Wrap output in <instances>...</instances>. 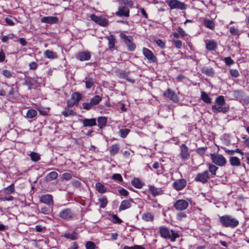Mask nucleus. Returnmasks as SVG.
Wrapping results in <instances>:
<instances>
[{"label":"nucleus","instance_id":"obj_1","mask_svg":"<svg viewBox=\"0 0 249 249\" xmlns=\"http://www.w3.org/2000/svg\"><path fill=\"white\" fill-rule=\"evenodd\" d=\"M219 221L222 226L225 228L234 229L239 225V221L230 215L219 216Z\"/></svg>","mask_w":249,"mask_h":249},{"label":"nucleus","instance_id":"obj_2","mask_svg":"<svg viewBox=\"0 0 249 249\" xmlns=\"http://www.w3.org/2000/svg\"><path fill=\"white\" fill-rule=\"evenodd\" d=\"M120 38L123 41L126 46L127 50L130 52H133L136 48V45L133 42V37L131 36H127L123 32L119 35Z\"/></svg>","mask_w":249,"mask_h":249},{"label":"nucleus","instance_id":"obj_3","mask_svg":"<svg viewBox=\"0 0 249 249\" xmlns=\"http://www.w3.org/2000/svg\"><path fill=\"white\" fill-rule=\"evenodd\" d=\"M83 96L81 93L79 92H73L71 98L67 101V106L69 107H72L74 106L77 107L79 102L82 99Z\"/></svg>","mask_w":249,"mask_h":249},{"label":"nucleus","instance_id":"obj_4","mask_svg":"<svg viewBox=\"0 0 249 249\" xmlns=\"http://www.w3.org/2000/svg\"><path fill=\"white\" fill-rule=\"evenodd\" d=\"M102 97L98 95H94L91 98L89 102H85L82 104L83 109H91L96 105H97L102 101Z\"/></svg>","mask_w":249,"mask_h":249},{"label":"nucleus","instance_id":"obj_5","mask_svg":"<svg viewBox=\"0 0 249 249\" xmlns=\"http://www.w3.org/2000/svg\"><path fill=\"white\" fill-rule=\"evenodd\" d=\"M166 3L171 10L178 9L181 10H184L187 8V5L184 2L178 0H166Z\"/></svg>","mask_w":249,"mask_h":249},{"label":"nucleus","instance_id":"obj_6","mask_svg":"<svg viewBox=\"0 0 249 249\" xmlns=\"http://www.w3.org/2000/svg\"><path fill=\"white\" fill-rule=\"evenodd\" d=\"M210 157L212 162L217 166H223L227 163L226 159L222 155L211 154Z\"/></svg>","mask_w":249,"mask_h":249},{"label":"nucleus","instance_id":"obj_7","mask_svg":"<svg viewBox=\"0 0 249 249\" xmlns=\"http://www.w3.org/2000/svg\"><path fill=\"white\" fill-rule=\"evenodd\" d=\"M210 178V174L206 170L203 172L197 174L195 177V181L201 182L202 184L206 183Z\"/></svg>","mask_w":249,"mask_h":249},{"label":"nucleus","instance_id":"obj_8","mask_svg":"<svg viewBox=\"0 0 249 249\" xmlns=\"http://www.w3.org/2000/svg\"><path fill=\"white\" fill-rule=\"evenodd\" d=\"M163 96L172 101L174 103H178L179 101V98L175 91L170 88H168L163 93Z\"/></svg>","mask_w":249,"mask_h":249},{"label":"nucleus","instance_id":"obj_9","mask_svg":"<svg viewBox=\"0 0 249 249\" xmlns=\"http://www.w3.org/2000/svg\"><path fill=\"white\" fill-rule=\"evenodd\" d=\"M90 18L95 23L103 27H107L109 24L108 20L106 18L93 14L90 15Z\"/></svg>","mask_w":249,"mask_h":249},{"label":"nucleus","instance_id":"obj_10","mask_svg":"<svg viewBox=\"0 0 249 249\" xmlns=\"http://www.w3.org/2000/svg\"><path fill=\"white\" fill-rule=\"evenodd\" d=\"M59 216L62 219L66 220H71L74 216V213L70 209H65L61 211Z\"/></svg>","mask_w":249,"mask_h":249},{"label":"nucleus","instance_id":"obj_11","mask_svg":"<svg viewBox=\"0 0 249 249\" xmlns=\"http://www.w3.org/2000/svg\"><path fill=\"white\" fill-rule=\"evenodd\" d=\"M142 54L150 62L155 63L157 62V58L154 55L153 53L146 48H143L142 49Z\"/></svg>","mask_w":249,"mask_h":249},{"label":"nucleus","instance_id":"obj_12","mask_svg":"<svg viewBox=\"0 0 249 249\" xmlns=\"http://www.w3.org/2000/svg\"><path fill=\"white\" fill-rule=\"evenodd\" d=\"M189 204L187 200L184 199H178L174 204V207L178 211H183L188 207Z\"/></svg>","mask_w":249,"mask_h":249},{"label":"nucleus","instance_id":"obj_13","mask_svg":"<svg viewBox=\"0 0 249 249\" xmlns=\"http://www.w3.org/2000/svg\"><path fill=\"white\" fill-rule=\"evenodd\" d=\"M130 11L128 7L125 6H120L118 8V11L115 13L116 16L119 17H128Z\"/></svg>","mask_w":249,"mask_h":249},{"label":"nucleus","instance_id":"obj_14","mask_svg":"<svg viewBox=\"0 0 249 249\" xmlns=\"http://www.w3.org/2000/svg\"><path fill=\"white\" fill-rule=\"evenodd\" d=\"M205 47L209 51H215L217 48V43L213 39H207L205 40Z\"/></svg>","mask_w":249,"mask_h":249},{"label":"nucleus","instance_id":"obj_15","mask_svg":"<svg viewBox=\"0 0 249 249\" xmlns=\"http://www.w3.org/2000/svg\"><path fill=\"white\" fill-rule=\"evenodd\" d=\"M186 184L187 182L185 179H180L176 180L173 183V187L175 190L180 191L182 190L186 186Z\"/></svg>","mask_w":249,"mask_h":249},{"label":"nucleus","instance_id":"obj_16","mask_svg":"<svg viewBox=\"0 0 249 249\" xmlns=\"http://www.w3.org/2000/svg\"><path fill=\"white\" fill-rule=\"evenodd\" d=\"M76 58L81 61L89 60L91 58V53L89 51L79 52L76 55Z\"/></svg>","mask_w":249,"mask_h":249},{"label":"nucleus","instance_id":"obj_17","mask_svg":"<svg viewBox=\"0 0 249 249\" xmlns=\"http://www.w3.org/2000/svg\"><path fill=\"white\" fill-rule=\"evenodd\" d=\"M40 202L47 205L53 206V196L50 194H46L41 196L40 198Z\"/></svg>","mask_w":249,"mask_h":249},{"label":"nucleus","instance_id":"obj_18","mask_svg":"<svg viewBox=\"0 0 249 249\" xmlns=\"http://www.w3.org/2000/svg\"><path fill=\"white\" fill-rule=\"evenodd\" d=\"M40 21L42 23L53 24L58 23L59 20L56 17L48 16L42 18Z\"/></svg>","mask_w":249,"mask_h":249},{"label":"nucleus","instance_id":"obj_19","mask_svg":"<svg viewBox=\"0 0 249 249\" xmlns=\"http://www.w3.org/2000/svg\"><path fill=\"white\" fill-rule=\"evenodd\" d=\"M108 40V49L111 52L115 49V43H116V38L114 36L111 35L106 36Z\"/></svg>","mask_w":249,"mask_h":249},{"label":"nucleus","instance_id":"obj_20","mask_svg":"<svg viewBox=\"0 0 249 249\" xmlns=\"http://www.w3.org/2000/svg\"><path fill=\"white\" fill-rule=\"evenodd\" d=\"M180 155L183 160H186L189 159L190 154L188 151V148L184 144H182L180 146Z\"/></svg>","mask_w":249,"mask_h":249},{"label":"nucleus","instance_id":"obj_21","mask_svg":"<svg viewBox=\"0 0 249 249\" xmlns=\"http://www.w3.org/2000/svg\"><path fill=\"white\" fill-rule=\"evenodd\" d=\"M201 72L210 77H213L214 75V71L211 67L204 66L201 69Z\"/></svg>","mask_w":249,"mask_h":249},{"label":"nucleus","instance_id":"obj_22","mask_svg":"<svg viewBox=\"0 0 249 249\" xmlns=\"http://www.w3.org/2000/svg\"><path fill=\"white\" fill-rule=\"evenodd\" d=\"M24 84L28 87V89H31L37 85V81L34 78L28 77L25 80Z\"/></svg>","mask_w":249,"mask_h":249},{"label":"nucleus","instance_id":"obj_23","mask_svg":"<svg viewBox=\"0 0 249 249\" xmlns=\"http://www.w3.org/2000/svg\"><path fill=\"white\" fill-rule=\"evenodd\" d=\"M149 191L153 196H156L163 194V191L161 188H156L154 186H150L149 187Z\"/></svg>","mask_w":249,"mask_h":249},{"label":"nucleus","instance_id":"obj_24","mask_svg":"<svg viewBox=\"0 0 249 249\" xmlns=\"http://www.w3.org/2000/svg\"><path fill=\"white\" fill-rule=\"evenodd\" d=\"M132 202H133V201L131 199H127L123 200L121 202V205L119 206V211L124 210L125 209L129 208L131 207V203Z\"/></svg>","mask_w":249,"mask_h":249},{"label":"nucleus","instance_id":"obj_25","mask_svg":"<svg viewBox=\"0 0 249 249\" xmlns=\"http://www.w3.org/2000/svg\"><path fill=\"white\" fill-rule=\"evenodd\" d=\"M95 79L92 77L87 76L86 77L83 82L85 83V87L87 89H90L94 86L95 83Z\"/></svg>","mask_w":249,"mask_h":249},{"label":"nucleus","instance_id":"obj_26","mask_svg":"<svg viewBox=\"0 0 249 249\" xmlns=\"http://www.w3.org/2000/svg\"><path fill=\"white\" fill-rule=\"evenodd\" d=\"M53 211V206H42L40 207V209L39 210L40 213L47 215H50Z\"/></svg>","mask_w":249,"mask_h":249},{"label":"nucleus","instance_id":"obj_27","mask_svg":"<svg viewBox=\"0 0 249 249\" xmlns=\"http://www.w3.org/2000/svg\"><path fill=\"white\" fill-rule=\"evenodd\" d=\"M82 123L85 126H92L96 125V120L95 118L85 119Z\"/></svg>","mask_w":249,"mask_h":249},{"label":"nucleus","instance_id":"obj_28","mask_svg":"<svg viewBox=\"0 0 249 249\" xmlns=\"http://www.w3.org/2000/svg\"><path fill=\"white\" fill-rule=\"evenodd\" d=\"M160 233L161 237L164 238H169L170 237V231L166 227H160Z\"/></svg>","mask_w":249,"mask_h":249},{"label":"nucleus","instance_id":"obj_29","mask_svg":"<svg viewBox=\"0 0 249 249\" xmlns=\"http://www.w3.org/2000/svg\"><path fill=\"white\" fill-rule=\"evenodd\" d=\"M44 54L46 57L49 59H55L58 58L57 53L56 52L49 50L44 52Z\"/></svg>","mask_w":249,"mask_h":249},{"label":"nucleus","instance_id":"obj_30","mask_svg":"<svg viewBox=\"0 0 249 249\" xmlns=\"http://www.w3.org/2000/svg\"><path fill=\"white\" fill-rule=\"evenodd\" d=\"M229 162L232 166H239L241 165L240 160L237 157H230Z\"/></svg>","mask_w":249,"mask_h":249},{"label":"nucleus","instance_id":"obj_31","mask_svg":"<svg viewBox=\"0 0 249 249\" xmlns=\"http://www.w3.org/2000/svg\"><path fill=\"white\" fill-rule=\"evenodd\" d=\"M58 177V173L55 171H52L47 174L45 177V180L47 181H51L55 179Z\"/></svg>","mask_w":249,"mask_h":249},{"label":"nucleus","instance_id":"obj_32","mask_svg":"<svg viewBox=\"0 0 249 249\" xmlns=\"http://www.w3.org/2000/svg\"><path fill=\"white\" fill-rule=\"evenodd\" d=\"M78 233L74 231L71 232H66L64 234V237L67 239L75 240L77 239Z\"/></svg>","mask_w":249,"mask_h":249},{"label":"nucleus","instance_id":"obj_33","mask_svg":"<svg viewBox=\"0 0 249 249\" xmlns=\"http://www.w3.org/2000/svg\"><path fill=\"white\" fill-rule=\"evenodd\" d=\"M201 99L205 103L209 104L212 103V99L205 91L201 92Z\"/></svg>","mask_w":249,"mask_h":249},{"label":"nucleus","instance_id":"obj_34","mask_svg":"<svg viewBox=\"0 0 249 249\" xmlns=\"http://www.w3.org/2000/svg\"><path fill=\"white\" fill-rule=\"evenodd\" d=\"M98 126L100 128H103L107 122V118L105 117H99L97 119Z\"/></svg>","mask_w":249,"mask_h":249},{"label":"nucleus","instance_id":"obj_35","mask_svg":"<svg viewBox=\"0 0 249 249\" xmlns=\"http://www.w3.org/2000/svg\"><path fill=\"white\" fill-rule=\"evenodd\" d=\"M152 167L153 168L155 169H158L157 171V174L158 175H160L163 173V167L160 163L158 162H155L153 163Z\"/></svg>","mask_w":249,"mask_h":249},{"label":"nucleus","instance_id":"obj_36","mask_svg":"<svg viewBox=\"0 0 249 249\" xmlns=\"http://www.w3.org/2000/svg\"><path fill=\"white\" fill-rule=\"evenodd\" d=\"M244 94V92L242 90H236L233 91V96L237 100H242Z\"/></svg>","mask_w":249,"mask_h":249},{"label":"nucleus","instance_id":"obj_37","mask_svg":"<svg viewBox=\"0 0 249 249\" xmlns=\"http://www.w3.org/2000/svg\"><path fill=\"white\" fill-rule=\"evenodd\" d=\"M15 185L14 183H12L8 187L3 189L2 191L5 194H11L15 192Z\"/></svg>","mask_w":249,"mask_h":249},{"label":"nucleus","instance_id":"obj_38","mask_svg":"<svg viewBox=\"0 0 249 249\" xmlns=\"http://www.w3.org/2000/svg\"><path fill=\"white\" fill-rule=\"evenodd\" d=\"M154 215L150 213H145L142 214V219L146 222L152 221L154 220Z\"/></svg>","mask_w":249,"mask_h":249},{"label":"nucleus","instance_id":"obj_39","mask_svg":"<svg viewBox=\"0 0 249 249\" xmlns=\"http://www.w3.org/2000/svg\"><path fill=\"white\" fill-rule=\"evenodd\" d=\"M204 25L208 28L213 30L215 28V23L211 19H205L204 20Z\"/></svg>","mask_w":249,"mask_h":249},{"label":"nucleus","instance_id":"obj_40","mask_svg":"<svg viewBox=\"0 0 249 249\" xmlns=\"http://www.w3.org/2000/svg\"><path fill=\"white\" fill-rule=\"evenodd\" d=\"M97 190L100 193L103 194L107 191V188L100 182H97L95 184Z\"/></svg>","mask_w":249,"mask_h":249},{"label":"nucleus","instance_id":"obj_41","mask_svg":"<svg viewBox=\"0 0 249 249\" xmlns=\"http://www.w3.org/2000/svg\"><path fill=\"white\" fill-rule=\"evenodd\" d=\"M119 150V144H115L112 145L109 148V152L111 155H116Z\"/></svg>","mask_w":249,"mask_h":249},{"label":"nucleus","instance_id":"obj_42","mask_svg":"<svg viewBox=\"0 0 249 249\" xmlns=\"http://www.w3.org/2000/svg\"><path fill=\"white\" fill-rule=\"evenodd\" d=\"M131 184L136 188L140 189L141 188L143 184L141 182V181L139 178H134L131 181Z\"/></svg>","mask_w":249,"mask_h":249},{"label":"nucleus","instance_id":"obj_43","mask_svg":"<svg viewBox=\"0 0 249 249\" xmlns=\"http://www.w3.org/2000/svg\"><path fill=\"white\" fill-rule=\"evenodd\" d=\"M100 203V208H105L108 203V200L106 196H102L98 199Z\"/></svg>","mask_w":249,"mask_h":249},{"label":"nucleus","instance_id":"obj_44","mask_svg":"<svg viewBox=\"0 0 249 249\" xmlns=\"http://www.w3.org/2000/svg\"><path fill=\"white\" fill-rule=\"evenodd\" d=\"M37 112L36 110H28L26 114V117L28 119H33L36 117Z\"/></svg>","mask_w":249,"mask_h":249},{"label":"nucleus","instance_id":"obj_45","mask_svg":"<svg viewBox=\"0 0 249 249\" xmlns=\"http://www.w3.org/2000/svg\"><path fill=\"white\" fill-rule=\"evenodd\" d=\"M218 168L215 165L212 164H209V173H211L213 176L216 175V173Z\"/></svg>","mask_w":249,"mask_h":249},{"label":"nucleus","instance_id":"obj_46","mask_svg":"<svg viewBox=\"0 0 249 249\" xmlns=\"http://www.w3.org/2000/svg\"><path fill=\"white\" fill-rule=\"evenodd\" d=\"M230 33L232 36H239L240 35V32L238 28L234 26H231L229 29Z\"/></svg>","mask_w":249,"mask_h":249},{"label":"nucleus","instance_id":"obj_47","mask_svg":"<svg viewBox=\"0 0 249 249\" xmlns=\"http://www.w3.org/2000/svg\"><path fill=\"white\" fill-rule=\"evenodd\" d=\"M130 132V130L127 128L121 129L119 131V136L123 138H124L126 137L128 133Z\"/></svg>","mask_w":249,"mask_h":249},{"label":"nucleus","instance_id":"obj_48","mask_svg":"<svg viewBox=\"0 0 249 249\" xmlns=\"http://www.w3.org/2000/svg\"><path fill=\"white\" fill-rule=\"evenodd\" d=\"M30 156L31 160L35 162L38 161L40 159V155L38 153L34 152H31Z\"/></svg>","mask_w":249,"mask_h":249},{"label":"nucleus","instance_id":"obj_49","mask_svg":"<svg viewBox=\"0 0 249 249\" xmlns=\"http://www.w3.org/2000/svg\"><path fill=\"white\" fill-rule=\"evenodd\" d=\"M215 102L218 105L223 106L225 104V100L223 96H218Z\"/></svg>","mask_w":249,"mask_h":249},{"label":"nucleus","instance_id":"obj_50","mask_svg":"<svg viewBox=\"0 0 249 249\" xmlns=\"http://www.w3.org/2000/svg\"><path fill=\"white\" fill-rule=\"evenodd\" d=\"M154 41L157 45L161 49H164L166 47L165 42L160 39H156Z\"/></svg>","mask_w":249,"mask_h":249},{"label":"nucleus","instance_id":"obj_51","mask_svg":"<svg viewBox=\"0 0 249 249\" xmlns=\"http://www.w3.org/2000/svg\"><path fill=\"white\" fill-rule=\"evenodd\" d=\"M119 3L120 4H124L125 6L126 5L129 6L130 8H131L133 6V2L132 0H119Z\"/></svg>","mask_w":249,"mask_h":249},{"label":"nucleus","instance_id":"obj_52","mask_svg":"<svg viewBox=\"0 0 249 249\" xmlns=\"http://www.w3.org/2000/svg\"><path fill=\"white\" fill-rule=\"evenodd\" d=\"M1 74L7 78H10L12 77V72L8 70H3L1 72Z\"/></svg>","mask_w":249,"mask_h":249},{"label":"nucleus","instance_id":"obj_53","mask_svg":"<svg viewBox=\"0 0 249 249\" xmlns=\"http://www.w3.org/2000/svg\"><path fill=\"white\" fill-rule=\"evenodd\" d=\"M172 42L175 45V47L177 49H180L182 47V41L178 39H173Z\"/></svg>","mask_w":249,"mask_h":249},{"label":"nucleus","instance_id":"obj_54","mask_svg":"<svg viewBox=\"0 0 249 249\" xmlns=\"http://www.w3.org/2000/svg\"><path fill=\"white\" fill-rule=\"evenodd\" d=\"M86 249H95L96 245L95 243L92 241H88L85 244Z\"/></svg>","mask_w":249,"mask_h":249},{"label":"nucleus","instance_id":"obj_55","mask_svg":"<svg viewBox=\"0 0 249 249\" xmlns=\"http://www.w3.org/2000/svg\"><path fill=\"white\" fill-rule=\"evenodd\" d=\"M171 234H170V239L171 241L174 242L176 240V238L179 237L178 233L175 232L174 231L171 230Z\"/></svg>","mask_w":249,"mask_h":249},{"label":"nucleus","instance_id":"obj_56","mask_svg":"<svg viewBox=\"0 0 249 249\" xmlns=\"http://www.w3.org/2000/svg\"><path fill=\"white\" fill-rule=\"evenodd\" d=\"M224 62L227 65H231L234 64V62L230 56L225 57L224 59Z\"/></svg>","mask_w":249,"mask_h":249},{"label":"nucleus","instance_id":"obj_57","mask_svg":"<svg viewBox=\"0 0 249 249\" xmlns=\"http://www.w3.org/2000/svg\"><path fill=\"white\" fill-rule=\"evenodd\" d=\"M230 73L231 75L234 77H237L239 75V72L236 69L230 70Z\"/></svg>","mask_w":249,"mask_h":249},{"label":"nucleus","instance_id":"obj_58","mask_svg":"<svg viewBox=\"0 0 249 249\" xmlns=\"http://www.w3.org/2000/svg\"><path fill=\"white\" fill-rule=\"evenodd\" d=\"M29 69L31 70H36L38 67V64L34 61L31 62L29 64Z\"/></svg>","mask_w":249,"mask_h":249},{"label":"nucleus","instance_id":"obj_59","mask_svg":"<svg viewBox=\"0 0 249 249\" xmlns=\"http://www.w3.org/2000/svg\"><path fill=\"white\" fill-rule=\"evenodd\" d=\"M123 249H145L144 247L140 245H135L132 247L125 246Z\"/></svg>","mask_w":249,"mask_h":249},{"label":"nucleus","instance_id":"obj_60","mask_svg":"<svg viewBox=\"0 0 249 249\" xmlns=\"http://www.w3.org/2000/svg\"><path fill=\"white\" fill-rule=\"evenodd\" d=\"M72 178L71 175L69 173H65L62 175V178L66 180H69Z\"/></svg>","mask_w":249,"mask_h":249},{"label":"nucleus","instance_id":"obj_61","mask_svg":"<svg viewBox=\"0 0 249 249\" xmlns=\"http://www.w3.org/2000/svg\"><path fill=\"white\" fill-rule=\"evenodd\" d=\"M62 113L65 117H68L70 115H73L74 112L73 110H64Z\"/></svg>","mask_w":249,"mask_h":249},{"label":"nucleus","instance_id":"obj_62","mask_svg":"<svg viewBox=\"0 0 249 249\" xmlns=\"http://www.w3.org/2000/svg\"><path fill=\"white\" fill-rule=\"evenodd\" d=\"M207 147H199L196 150V152L200 156H203L205 154V150L207 149Z\"/></svg>","mask_w":249,"mask_h":249},{"label":"nucleus","instance_id":"obj_63","mask_svg":"<svg viewBox=\"0 0 249 249\" xmlns=\"http://www.w3.org/2000/svg\"><path fill=\"white\" fill-rule=\"evenodd\" d=\"M112 178L114 180L121 182L123 181L122 176L120 174H114L112 175Z\"/></svg>","mask_w":249,"mask_h":249},{"label":"nucleus","instance_id":"obj_64","mask_svg":"<svg viewBox=\"0 0 249 249\" xmlns=\"http://www.w3.org/2000/svg\"><path fill=\"white\" fill-rule=\"evenodd\" d=\"M112 217L114 223L121 224L123 222L122 220L116 214H113Z\"/></svg>","mask_w":249,"mask_h":249}]
</instances>
